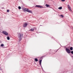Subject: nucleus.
Segmentation results:
<instances>
[{
    "label": "nucleus",
    "instance_id": "obj_5",
    "mask_svg": "<svg viewBox=\"0 0 73 73\" xmlns=\"http://www.w3.org/2000/svg\"><path fill=\"white\" fill-rule=\"evenodd\" d=\"M3 33L4 35H8V33L5 31H3Z\"/></svg>",
    "mask_w": 73,
    "mask_h": 73
},
{
    "label": "nucleus",
    "instance_id": "obj_7",
    "mask_svg": "<svg viewBox=\"0 0 73 73\" xmlns=\"http://www.w3.org/2000/svg\"><path fill=\"white\" fill-rule=\"evenodd\" d=\"M27 25H28V24H27V23H26L23 24V26L24 27H27Z\"/></svg>",
    "mask_w": 73,
    "mask_h": 73
},
{
    "label": "nucleus",
    "instance_id": "obj_21",
    "mask_svg": "<svg viewBox=\"0 0 73 73\" xmlns=\"http://www.w3.org/2000/svg\"><path fill=\"white\" fill-rule=\"evenodd\" d=\"M72 58H73V56H72Z\"/></svg>",
    "mask_w": 73,
    "mask_h": 73
},
{
    "label": "nucleus",
    "instance_id": "obj_11",
    "mask_svg": "<svg viewBox=\"0 0 73 73\" xmlns=\"http://www.w3.org/2000/svg\"><path fill=\"white\" fill-rule=\"evenodd\" d=\"M46 6L47 7H50V6H49V5H48L47 4H46Z\"/></svg>",
    "mask_w": 73,
    "mask_h": 73
},
{
    "label": "nucleus",
    "instance_id": "obj_17",
    "mask_svg": "<svg viewBox=\"0 0 73 73\" xmlns=\"http://www.w3.org/2000/svg\"><path fill=\"white\" fill-rule=\"evenodd\" d=\"M61 16L62 17H64V16H63V15H61Z\"/></svg>",
    "mask_w": 73,
    "mask_h": 73
},
{
    "label": "nucleus",
    "instance_id": "obj_8",
    "mask_svg": "<svg viewBox=\"0 0 73 73\" xmlns=\"http://www.w3.org/2000/svg\"><path fill=\"white\" fill-rule=\"evenodd\" d=\"M34 30L35 29H34L33 28L30 29L29 31H31V32H33V31H34Z\"/></svg>",
    "mask_w": 73,
    "mask_h": 73
},
{
    "label": "nucleus",
    "instance_id": "obj_12",
    "mask_svg": "<svg viewBox=\"0 0 73 73\" xmlns=\"http://www.w3.org/2000/svg\"><path fill=\"white\" fill-rule=\"evenodd\" d=\"M70 50H73V48L72 47H71L70 48Z\"/></svg>",
    "mask_w": 73,
    "mask_h": 73
},
{
    "label": "nucleus",
    "instance_id": "obj_1",
    "mask_svg": "<svg viewBox=\"0 0 73 73\" xmlns=\"http://www.w3.org/2000/svg\"><path fill=\"white\" fill-rule=\"evenodd\" d=\"M18 36L19 38V41H21L22 39V37L23 36V34L21 33H18Z\"/></svg>",
    "mask_w": 73,
    "mask_h": 73
},
{
    "label": "nucleus",
    "instance_id": "obj_9",
    "mask_svg": "<svg viewBox=\"0 0 73 73\" xmlns=\"http://www.w3.org/2000/svg\"><path fill=\"white\" fill-rule=\"evenodd\" d=\"M41 61H42V60H40L39 61L40 64V65H41Z\"/></svg>",
    "mask_w": 73,
    "mask_h": 73
},
{
    "label": "nucleus",
    "instance_id": "obj_14",
    "mask_svg": "<svg viewBox=\"0 0 73 73\" xmlns=\"http://www.w3.org/2000/svg\"><path fill=\"white\" fill-rule=\"evenodd\" d=\"M58 9H62V7H60L59 8H58Z\"/></svg>",
    "mask_w": 73,
    "mask_h": 73
},
{
    "label": "nucleus",
    "instance_id": "obj_22",
    "mask_svg": "<svg viewBox=\"0 0 73 73\" xmlns=\"http://www.w3.org/2000/svg\"><path fill=\"white\" fill-rule=\"evenodd\" d=\"M40 26H41V25H40Z\"/></svg>",
    "mask_w": 73,
    "mask_h": 73
},
{
    "label": "nucleus",
    "instance_id": "obj_2",
    "mask_svg": "<svg viewBox=\"0 0 73 73\" xmlns=\"http://www.w3.org/2000/svg\"><path fill=\"white\" fill-rule=\"evenodd\" d=\"M66 50L67 53H68V54H70V50L69 48H66Z\"/></svg>",
    "mask_w": 73,
    "mask_h": 73
},
{
    "label": "nucleus",
    "instance_id": "obj_6",
    "mask_svg": "<svg viewBox=\"0 0 73 73\" xmlns=\"http://www.w3.org/2000/svg\"><path fill=\"white\" fill-rule=\"evenodd\" d=\"M68 8L69 9L70 11H72V10L71 9V8L70 7V6L69 5H68Z\"/></svg>",
    "mask_w": 73,
    "mask_h": 73
},
{
    "label": "nucleus",
    "instance_id": "obj_10",
    "mask_svg": "<svg viewBox=\"0 0 73 73\" xmlns=\"http://www.w3.org/2000/svg\"><path fill=\"white\" fill-rule=\"evenodd\" d=\"M35 61H36V62H37V61H38V59L36 58L35 59Z\"/></svg>",
    "mask_w": 73,
    "mask_h": 73
},
{
    "label": "nucleus",
    "instance_id": "obj_18",
    "mask_svg": "<svg viewBox=\"0 0 73 73\" xmlns=\"http://www.w3.org/2000/svg\"><path fill=\"white\" fill-rule=\"evenodd\" d=\"M61 1H65V0H61Z\"/></svg>",
    "mask_w": 73,
    "mask_h": 73
},
{
    "label": "nucleus",
    "instance_id": "obj_16",
    "mask_svg": "<svg viewBox=\"0 0 73 73\" xmlns=\"http://www.w3.org/2000/svg\"><path fill=\"white\" fill-rule=\"evenodd\" d=\"M1 46H4V44H2L1 45Z\"/></svg>",
    "mask_w": 73,
    "mask_h": 73
},
{
    "label": "nucleus",
    "instance_id": "obj_20",
    "mask_svg": "<svg viewBox=\"0 0 73 73\" xmlns=\"http://www.w3.org/2000/svg\"><path fill=\"white\" fill-rule=\"evenodd\" d=\"M7 12H9V10H7Z\"/></svg>",
    "mask_w": 73,
    "mask_h": 73
},
{
    "label": "nucleus",
    "instance_id": "obj_3",
    "mask_svg": "<svg viewBox=\"0 0 73 73\" xmlns=\"http://www.w3.org/2000/svg\"><path fill=\"white\" fill-rule=\"evenodd\" d=\"M25 11H26V12H28L29 13H32V11H29L28 9H24Z\"/></svg>",
    "mask_w": 73,
    "mask_h": 73
},
{
    "label": "nucleus",
    "instance_id": "obj_13",
    "mask_svg": "<svg viewBox=\"0 0 73 73\" xmlns=\"http://www.w3.org/2000/svg\"><path fill=\"white\" fill-rule=\"evenodd\" d=\"M7 38V40H10V38H9V36H8Z\"/></svg>",
    "mask_w": 73,
    "mask_h": 73
},
{
    "label": "nucleus",
    "instance_id": "obj_19",
    "mask_svg": "<svg viewBox=\"0 0 73 73\" xmlns=\"http://www.w3.org/2000/svg\"><path fill=\"white\" fill-rule=\"evenodd\" d=\"M71 53H72V54H73V51H72L71 52Z\"/></svg>",
    "mask_w": 73,
    "mask_h": 73
},
{
    "label": "nucleus",
    "instance_id": "obj_15",
    "mask_svg": "<svg viewBox=\"0 0 73 73\" xmlns=\"http://www.w3.org/2000/svg\"><path fill=\"white\" fill-rule=\"evenodd\" d=\"M18 8L19 9H21V7L20 6H19L18 7Z\"/></svg>",
    "mask_w": 73,
    "mask_h": 73
},
{
    "label": "nucleus",
    "instance_id": "obj_4",
    "mask_svg": "<svg viewBox=\"0 0 73 73\" xmlns=\"http://www.w3.org/2000/svg\"><path fill=\"white\" fill-rule=\"evenodd\" d=\"M35 7H38V8H44V7L40 6V5H36L35 6Z\"/></svg>",
    "mask_w": 73,
    "mask_h": 73
}]
</instances>
